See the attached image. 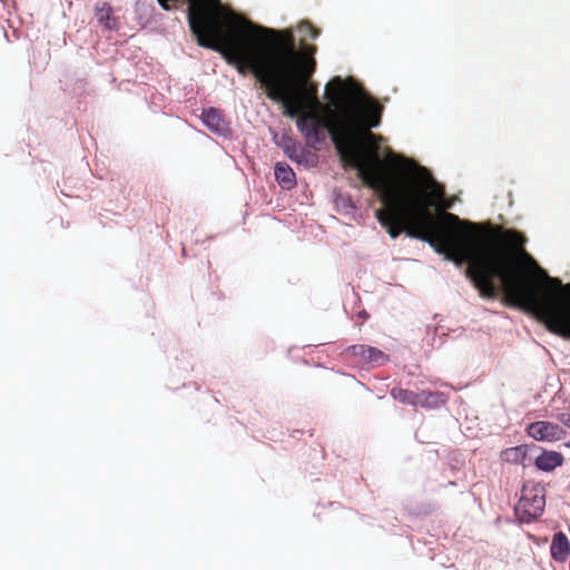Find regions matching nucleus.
Masks as SVG:
<instances>
[{"label":"nucleus","mask_w":570,"mask_h":570,"mask_svg":"<svg viewBox=\"0 0 570 570\" xmlns=\"http://www.w3.org/2000/svg\"><path fill=\"white\" fill-rule=\"evenodd\" d=\"M483 228L461 219L435 252L458 265L468 263L466 277L482 297L498 296V279L509 305L533 315L551 333L570 338V283L562 284L539 266L520 232L497 226L491 230L501 242L489 244Z\"/></svg>","instance_id":"f03ea898"},{"label":"nucleus","mask_w":570,"mask_h":570,"mask_svg":"<svg viewBox=\"0 0 570 570\" xmlns=\"http://www.w3.org/2000/svg\"><path fill=\"white\" fill-rule=\"evenodd\" d=\"M501 458L505 462L524 465V461L527 459V448L524 445L509 448L502 451Z\"/></svg>","instance_id":"2eb2a0df"},{"label":"nucleus","mask_w":570,"mask_h":570,"mask_svg":"<svg viewBox=\"0 0 570 570\" xmlns=\"http://www.w3.org/2000/svg\"><path fill=\"white\" fill-rule=\"evenodd\" d=\"M345 354L358 366L377 367L389 361V356L381 350L365 345H352L345 350Z\"/></svg>","instance_id":"0eeeda50"},{"label":"nucleus","mask_w":570,"mask_h":570,"mask_svg":"<svg viewBox=\"0 0 570 570\" xmlns=\"http://www.w3.org/2000/svg\"><path fill=\"white\" fill-rule=\"evenodd\" d=\"M202 119L212 131L222 132L225 129L224 118L215 108L205 109Z\"/></svg>","instance_id":"f8f14e48"},{"label":"nucleus","mask_w":570,"mask_h":570,"mask_svg":"<svg viewBox=\"0 0 570 570\" xmlns=\"http://www.w3.org/2000/svg\"><path fill=\"white\" fill-rule=\"evenodd\" d=\"M419 396V405L422 407L435 409L446 403V396L441 392L422 391Z\"/></svg>","instance_id":"4468645a"},{"label":"nucleus","mask_w":570,"mask_h":570,"mask_svg":"<svg viewBox=\"0 0 570 570\" xmlns=\"http://www.w3.org/2000/svg\"><path fill=\"white\" fill-rule=\"evenodd\" d=\"M248 71L268 99L284 106L285 116L297 117L296 126L308 144L314 147L322 144L325 130L328 131L344 165L357 169L364 185L379 193L382 207L375 217L391 238L405 233L436 250L445 235L455 232L461 223L459 216L449 212L434 215L430 210L433 205L430 190L440 194L443 190L428 168L397 156L407 173L397 178L387 175L390 161L379 155L383 137L371 131L381 124L383 107L372 100L362 104L358 99L362 90L353 78L343 80L337 76L326 85L330 105L324 107L326 115H322L308 110L268 71L259 67H248Z\"/></svg>","instance_id":"f257e3e1"},{"label":"nucleus","mask_w":570,"mask_h":570,"mask_svg":"<svg viewBox=\"0 0 570 570\" xmlns=\"http://www.w3.org/2000/svg\"><path fill=\"white\" fill-rule=\"evenodd\" d=\"M559 421L567 428L570 429V414H561Z\"/></svg>","instance_id":"6ab92c4d"},{"label":"nucleus","mask_w":570,"mask_h":570,"mask_svg":"<svg viewBox=\"0 0 570 570\" xmlns=\"http://www.w3.org/2000/svg\"><path fill=\"white\" fill-rule=\"evenodd\" d=\"M391 396L400 403L413 406L419 405L420 402L419 393L402 387H393Z\"/></svg>","instance_id":"dca6fc26"},{"label":"nucleus","mask_w":570,"mask_h":570,"mask_svg":"<svg viewBox=\"0 0 570 570\" xmlns=\"http://www.w3.org/2000/svg\"><path fill=\"white\" fill-rule=\"evenodd\" d=\"M292 70L284 71H268L271 76L275 77L287 90L291 91L308 110L323 109L324 115L326 111L325 106H322L317 98V85L311 82L313 77V68L306 66H297Z\"/></svg>","instance_id":"39448f33"},{"label":"nucleus","mask_w":570,"mask_h":570,"mask_svg":"<svg viewBox=\"0 0 570 570\" xmlns=\"http://www.w3.org/2000/svg\"><path fill=\"white\" fill-rule=\"evenodd\" d=\"M550 550L553 559L564 561L570 553V543L567 535L562 532L556 533Z\"/></svg>","instance_id":"9b49d317"},{"label":"nucleus","mask_w":570,"mask_h":570,"mask_svg":"<svg viewBox=\"0 0 570 570\" xmlns=\"http://www.w3.org/2000/svg\"><path fill=\"white\" fill-rule=\"evenodd\" d=\"M544 505V489L539 484L527 483L522 487L515 513L521 521L530 522L543 513Z\"/></svg>","instance_id":"423d86ee"},{"label":"nucleus","mask_w":570,"mask_h":570,"mask_svg":"<svg viewBox=\"0 0 570 570\" xmlns=\"http://www.w3.org/2000/svg\"><path fill=\"white\" fill-rule=\"evenodd\" d=\"M111 8L104 3L101 7H97L96 9V17L100 23L109 26V19H110Z\"/></svg>","instance_id":"f3484780"},{"label":"nucleus","mask_w":570,"mask_h":570,"mask_svg":"<svg viewBox=\"0 0 570 570\" xmlns=\"http://www.w3.org/2000/svg\"><path fill=\"white\" fill-rule=\"evenodd\" d=\"M275 178L284 188H292L295 184V173L285 163H277L275 166Z\"/></svg>","instance_id":"ddd939ff"},{"label":"nucleus","mask_w":570,"mask_h":570,"mask_svg":"<svg viewBox=\"0 0 570 570\" xmlns=\"http://www.w3.org/2000/svg\"><path fill=\"white\" fill-rule=\"evenodd\" d=\"M563 464V455L557 451H543L535 459V466L546 472H550Z\"/></svg>","instance_id":"9d476101"},{"label":"nucleus","mask_w":570,"mask_h":570,"mask_svg":"<svg viewBox=\"0 0 570 570\" xmlns=\"http://www.w3.org/2000/svg\"><path fill=\"white\" fill-rule=\"evenodd\" d=\"M168 0H158L159 4L168 10ZM188 21L190 30L197 38L199 46L220 51L226 58L227 38L232 26L238 23L239 16L229 13L227 24L224 26L220 16L223 6L220 0H189Z\"/></svg>","instance_id":"20e7f679"},{"label":"nucleus","mask_w":570,"mask_h":570,"mask_svg":"<svg viewBox=\"0 0 570 570\" xmlns=\"http://www.w3.org/2000/svg\"><path fill=\"white\" fill-rule=\"evenodd\" d=\"M564 445L570 449V441L567 442Z\"/></svg>","instance_id":"aec40b11"},{"label":"nucleus","mask_w":570,"mask_h":570,"mask_svg":"<svg viewBox=\"0 0 570 570\" xmlns=\"http://www.w3.org/2000/svg\"><path fill=\"white\" fill-rule=\"evenodd\" d=\"M284 150L285 155L297 164H302L305 161L306 151L301 146L299 142L295 141L289 136H283L281 142L278 144Z\"/></svg>","instance_id":"1a4fd4ad"},{"label":"nucleus","mask_w":570,"mask_h":570,"mask_svg":"<svg viewBox=\"0 0 570 570\" xmlns=\"http://www.w3.org/2000/svg\"><path fill=\"white\" fill-rule=\"evenodd\" d=\"M298 30L311 39H316L320 35V30L315 28L309 21H303L298 26Z\"/></svg>","instance_id":"a211bd4d"},{"label":"nucleus","mask_w":570,"mask_h":570,"mask_svg":"<svg viewBox=\"0 0 570 570\" xmlns=\"http://www.w3.org/2000/svg\"><path fill=\"white\" fill-rule=\"evenodd\" d=\"M529 436L540 442H558L566 438V430L558 423L551 421H537L530 423L527 429Z\"/></svg>","instance_id":"6e6552de"},{"label":"nucleus","mask_w":570,"mask_h":570,"mask_svg":"<svg viewBox=\"0 0 570 570\" xmlns=\"http://www.w3.org/2000/svg\"><path fill=\"white\" fill-rule=\"evenodd\" d=\"M232 26L227 38L228 63L234 65L242 75L248 72V67H259L266 71H284L312 67L316 70V46L308 45L297 49L291 30H275L254 24L239 18Z\"/></svg>","instance_id":"7ed1b4c3"}]
</instances>
